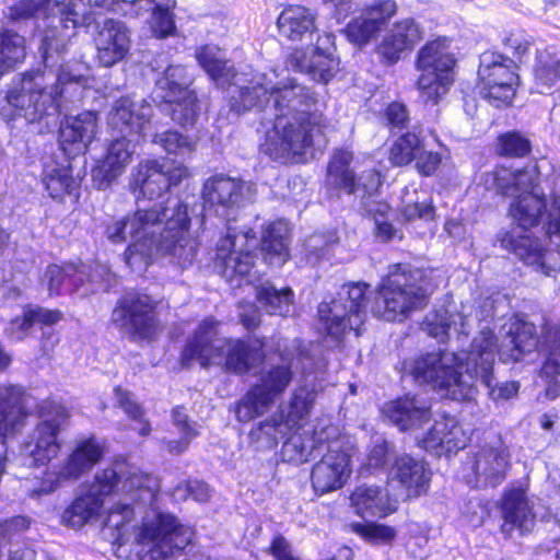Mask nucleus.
I'll return each mask as SVG.
<instances>
[{
    "label": "nucleus",
    "instance_id": "6e6d98bb",
    "mask_svg": "<svg viewBox=\"0 0 560 560\" xmlns=\"http://www.w3.org/2000/svg\"><path fill=\"white\" fill-rule=\"evenodd\" d=\"M381 31L362 13L349 21L345 27V34L349 42L359 47L369 44Z\"/></svg>",
    "mask_w": 560,
    "mask_h": 560
},
{
    "label": "nucleus",
    "instance_id": "603ef678",
    "mask_svg": "<svg viewBox=\"0 0 560 560\" xmlns=\"http://www.w3.org/2000/svg\"><path fill=\"white\" fill-rule=\"evenodd\" d=\"M348 530L372 546H392L397 537L395 527L378 522H352Z\"/></svg>",
    "mask_w": 560,
    "mask_h": 560
},
{
    "label": "nucleus",
    "instance_id": "0e129e2a",
    "mask_svg": "<svg viewBox=\"0 0 560 560\" xmlns=\"http://www.w3.org/2000/svg\"><path fill=\"white\" fill-rule=\"evenodd\" d=\"M383 118L389 131L407 129L410 121L407 106L399 101L386 104L383 109Z\"/></svg>",
    "mask_w": 560,
    "mask_h": 560
},
{
    "label": "nucleus",
    "instance_id": "c85d7f7f",
    "mask_svg": "<svg viewBox=\"0 0 560 560\" xmlns=\"http://www.w3.org/2000/svg\"><path fill=\"white\" fill-rule=\"evenodd\" d=\"M96 58L103 67H112L122 60L130 48L128 30L124 23L106 19L94 37Z\"/></svg>",
    "mask_w": 560,
    "mask_h": 560
},
{
    "label": "nucleus",
    "instance_id": "79ce46f5",
    "mask_svg": "<svg viewBox=\"0 0 560 560\" xmlns=\"http://www.w3.org/2000/svg\"><path fill=\"white\" fill-rule=\"evenodd\" d=\"M382 412L401 431L418 425L427 413L425 409L416 405L415 397L409 395H402L386 401L383 405Z\"/></svg>",
    "mask_w": 560,
    "mask_h": 560
},
{
    "label": "nucleus",
    "instance_id": "0eeeda50",
    "mask_svg": "<svg viewBox=\"0 0 560 560\" xmlns=\"http://www.w3.org/2000/svg\"><path fill=\"white\" fill-rule=\"evenodd\" d=\"M445 349L421 351L401 362V372L419 386H428L444 397L465 401L471 399L476 389L463 377L456 365L444 362Z\"/></svg>",
    "mask_w": 560,
    "mask_h": 560
},
{
    "label": "nucleus",
    "instance_id": "423d86ee",
    "mask_svg": "<svg viewBox=\"0 0 560 560\" xmlns=\"http://www.w3.org/2000/svg\"><path fill=\"white\" fill-rule=\"evenodd\" d=\"M422 270L409 262L389 265L376 287L373 314L390 323H402L412 313L425 308L430 294L422 285Z\"/></svg>",
    "mask_w": 560,
    "mask_h": 560
},
{
    "label": "nucleus",
    "instance_id": "37998d69",
    "mask_svg": "<svg viewBox=\"0 0 560 560\" xmlns=\"http://www.w3.org/2000/svg\"><path fill=\"white\" fill-rule=\"evenodd\" d=\"M533 141L518 129L502 131L497 135L492 151L497 158L523 160L533 154Z\"/></svg>",
    "mask_w": 560,
    "mask_h": 560
},
{
    "label": "nucleus",
    "instance_id": "2f4dec72",
    "mask_svg": "<svg viewBox=\"0 0 560 560\" xmlns=\"http://www.w3.org/2000/svg\"><path fill=\"white\" fill-rule=\"evenodd\" d=\"M63 319L59 308H46L37 304H26L20 315L9 320L5 336L13 341H23L30 331L37 326L39 329L54 327Z\"/></svg>",
    "mask_w": 560,
    "mask_h": 560
},
{
    "label": "nucleus",
    "instance_id": "338daca9",
    "mask_svg": "<svg viewBox=\"0 0 560 560\" xmlns=\"http://www.w3.org/2000/svg\"><path fill=\"white\" fill-rule=\"evenodd\" d=\"M375 51L382 65L394 66L400 60L406 49L392 34H388L376 46Z\"/></svg>",
    "mask_w": 560,
    "mask_h": 560
},
{
    "label": "nucleus",
    "instance_id": "a19ab883",
    "mask_svg": "<svg viewBox=\"0 0 560 560\" xmlns=\"http://www.w3.org/2000/svg\"><path fill=\"white\" fill-rule=\"evenodd\" d=\"M195 58L199 67L217 84L229 83L236 77L234 66L230 65L218 46L205 44L197 47Z\"/></svg>",
    "mask_w": 560,
    "mask_h": 560
},
{
    "label": "nucleus",
    "instance_id": "20e7f679",
    "mask_svg": "<svg viewBox=\"0 0 560 560\" xmlns=\"http://www.w3.org/2000/svg\"><path fill=\"white\" fill-rule=\"evenodd\" d=\"M217 325L218 323L211 317L199 323L180 351L178 362L183 369L190 368L194 361H197L201 368L209 369L217 360L223 359L226 372L244 376L266 361L265 337L253 335L226 337L219 339L217 343L214 339Z\"/></svg>",
    "mask_w": 560,
    "mask_h": 560
},
{
    "label": "nucleus",
    "instance_id": "680f3d73",
    "mask_svg": "<svg viewBox=\"0 0 560 560\" xmlns=\"http://www.w3.org/2000/svg\"><path fill=\"white\" fill-rule=\"evenodd\" d=\"M389 209L388 205L380 203L376 209L369 211L370 215L375 221L374 235L384 243H388L394 240L401 241L404 238L402 232L397 230L392 222L378 219V217H385Z\"/></svg>",
    "mask_w": 560,
    "mask_h": 560
},
{
    "label": "nucleus",
    "instance_id": "58836bf2",
    "mask_svg": "<svg viewBox=\"0 0 560 560\" xmlns=\"http://www.w3.org/2000/svg\"><path fill=\"white\" fill-rule=\"evenodd\" d=\"M243 195V183L223 174H214L202 186L201 197L209 208L221 207L224 210L234 208Z\"/></svg>",
    "mask_w": 560,
    "mask_h": 560
},
{
    "label": "nucleus",
    "instance_id": "864d4df0",
    "mask_svg": "<svg viewBox=\"0 0 560 560\" xmlns=\"http://www.w3.org/2000/svg\"><path fill=\"white\" fill-rule=\"evenodd\" d=\"M545 342L548 345V354L540 368V376L549 386H560V331H545Z\"/></svg>",
    "mask_w": 560,
    "mask_h": 560
},
{
    "label": "nucleus",
    "instance_id": "6ab92c4d",
    "mask_svg": "<svg viewBox=\"0 0 560 560\" xmlns=\"http://www.w3.org/2000/svg\"><path fill=\"white\" fill-rule=\"evenodd\" d=\"M387 159L394 167H406L415 163L417 173L422 177L433 176L442 164V154L425 150L424 138L412 130H406L393 140Z\"/></svg>",
    "mask_w": 560,
    "mask_h": 560
},
{
    "label": "nucleus",
    "instance_id": "6e6552de",
    "mask_svg": "<svg viewBox=\"0 0 560 560\" xmlns=\"http://www.w3.org/2000/svg\"><path fill=\"white\" fill-rule=\"evenodd\" d=\"M457 59L452 51V38L438 36L428 40L417 52L415 67L419 71L416 89L425 105H436L455 82Z\"/></svg>",
    "mask_w": 560,
    "mask_h": 560
},
{
    "label": "nucleus",
    "instance_id": "393cba45",
    "mask_svg": "<svg viewBox=\"0 0 560 560\" xmlns=\"http://www.w3.org/2000/svg\"><path fill=\"white\" fill-rule=\"evenodd\" d=\"M27 392L21 385H0V444L21 433L31 415Z\"/></svg>",
    "mask_w": 560,
    "mask_h": 560
},
{
    "label": "nucleus",
    "instance_id": "f704fd0d",
    "mask_svg": "<svg viewBox=\"0 0 560 560\" xmlns=\"http://www.w3.org/2000/svg\"><path fill=\"white\" fill-rule=\"evenodd\" d=\"M316 401V393L307 386L296 387L285 406H280L273 416L289 434L298 433L310 420Z\"/></svg>",
    "mask_w": 560,
    "mask_h": 560
},
{
    "label": "nucleus",
    "instance_id": "cd10ccee",
    "mask_svg": "<svg viewBox=\"0 0 560 560\" xmlns=\"http://www.w3.org/2000/svg\"><path fill=\"white\" fill-rule=\"evenodd\" d=\"M290 67L300 73L306 74L318 84H328L340 70V59L318 46L311 50L293 49L289 57Z\"/></svg>",
    "mask_w": 560,
    "mask_h": 560
},
{
    "label": "nucleus",
    "instance_id": "7ed1b4c3",
    "mask_svg": "<svg viewBox=\"0 0 560 560\" xmlns=\"http://www.w3.org/2000/svg\"><path fill=\"white\" fill-rule=\"evenodd\" d=\"M190 226L188 205L179 200L171 214L163 202L137 208L107 223L104 233L113 244H122L130 237L122 260L131 269H147L156 256L170 257L172 264L186 268L192 264L198 250Z\"/></svg>",
    "mask_w": 560,
    "mask_h": 560
},
{
    "label": "nucleus",
    "instance_id": "7c9ffc66",
    "mask_svg": "<svg viewBox=\"0 0 560 560\" xmlns=\"http://www.w3.org/2000/svg\"><path fill=\"white\" fill-rule=\"evenodd\" d=\"M150 125V117L130 96L122 95L112 105L107 114V126L110 131L125 137H140Z\"/></svg>",
    "mask_w": 560,
    "mask_h": 560
},
{
    "label": "nucleus",
    "instance_id": "4be33fe9",
    "mask_svg": "<svg viewBox=\"0 0 560 560\" xmlns=\"http://www.w3.org/2000/svg\"><path fill=\"white\" fill-rule=\"evenodd\" d=\"M100 116L96 110H83L74 116H65L58 128V144L69 158L89 152L98 132Z\"/></svg>",
    "mask_w": 560,
    "mask_h": 560
},
{
    "label": "nucleus",
    "instance_id": "4d7b16f0",
    "mask_svg": "<svg viewBox=\"0 0 560 560\" xmlns=\"http://www.w3.org/2000/svg\"><path fill=\"white\" fill-rule=\"evenodd\" d=\"M154 2L151 13V28L159 38L173 35L176 31L175 16L168 3Z\"/></svg>",
    "mask_w": 560,
    "mask_h": 560
},
{
    "label": "nucleus",
    "instance_id": "9d476101",
    "mask_svg": "<svg viewBox=\"0 0 560 560\" xmlns=\"http://www.w3.org/2000/svg\"><path fill=\"white\" fill-rule=\"evenodd\" d=\"M520 66L510 56L487 50L479 57L475 90L479 97L495 109L513 106L521 86Z\"/></svg>",
    "mask_w": 560,
    "mask_h": 560
},
{
    "label": "nucleus",
    "instance_id": "f257e3e1",
    "mask_svg": "<svg viewBox=\"0 0 560 560\" xmlns=\"http://www.w3.org/2000/svg\"><path fill=\"white\" fill-rule=\"evenodd\" d=\"M318 94L310 86L288 78L281 84L240 86L229 100V108L243 115L253 108L265 112L270 105L276 110L272 125L266 130L259 150L271 161L282 165L306 164L317 142L326 138L330 127L327 115L315 107Z\"/></svg>",
    "mask_w": 560,
    "mask_h": 560
},
{
    "label": "nucleus",
    "instance_id": "49530a36",
    "mask_svg": "<svg viewBox=\"0 0 560 560\" xmlns=\"http://www.w3.org/2000/svg\"><path fill=\"white\" fill-rule=\"evenodd\" d=\"M262 259L268 265H284L290 258V249L281 230L273 223H268L258 245Z\"/></svg>",
    "mask_w": 560,
    "mask_h": 560
},
{
    "label": "nucleus",
    "instance_id": "a878e982",
    "mask_svg": "<svg viewBox=\"0 0 560 560\" xmlns=\"http://www.w3.org/2000/svg\"><path fill=\"white\" fill-rule=\"evenodd\" d=\"M544 343L535 324L517 319L506 331L499 357L503 363L533 361L532 357L541 352Z\"/></svg>",
    "mask_w": 560,
    "mask_h": 560
},
{
    "label": "nucleus",
    "instance_id": "ea45409f",
    "mask_svg": "<svg viewBox=\"0 0 560 560\" xmlns=\"http://www.w3.org/2000/svg\"><path fill=\"white\" fill-rule=\"evenodd\" d=\"M104 504L90 490L75 495L63 509L60 523L72 529H81L101 516Z\"/></svg>",
    "mask_w": 560,
    "mask_h": 560
},
{
    "label": "nucleus",
    "instance_id": "c03bdc74",
    "mask_svg": "<svg viewBox=\"0 0 560 560\" xmlns=\"http://www.w3.org/2000/svg\"><path fill=\"white\" fill-rule=\"evenodd\" d=\"M277 26L281 36L290 40H300L314 28V18L310 11L300 5L288 7L279 14Z\"/></svg>",
    "mask_w": 560,
    "mask_h": 560
},
{
    "label": "nucleus",
    "instance_id": "ddd939ff",
    "mask_svg": "<svg viewBox=\"0 0 560 560\" xmlns=\"http://www.w3.org/2000/svg\"><path fill=\"white\" fill-rule=\"evenodd\" d=\"M89 490L104 504L105 499L120 492L136 493L138 497L148 493L153 497L158 489L151 474L140 470L125 455L119 454L95 471Z\"/></svg>",
    "mask_w": 560,
    "mask_h": 560
},
{
    "label": "nucleus",
    "instance_id": "5701e85b",
    "mask_svg": "<svg viewBox=\"0 0 560 560\" xmlns=\"http://www.w3.org/2000/svg\"><path fill=\"white\" fill-rule=\"evenodd\" d=\"M502 518L500 530L505 538H511L514 530L520 535L528 534L536 520V513L522 487L504 489L498 503Z\"/></svg>",
    "mask_w": 560,
    "mask_h": 560
},
{
    "label": "nucleus",
    "instance_id": "c756f323",
    "mask_svg": "<svg viewBox=\"0 0 560 560\" xmlns=\"http://www.w3.org/2000/svg\"><path fill=\"white\" fill-rule=\"evenodd\" d=\"M82 180L83 176L73 174L70 163L45 164L40 175V182L47 195L60 203L67 198L73 202L79 201Z\"/></svg>",
    "mask_w": 560,
    "mask_h": 560
},
{
    "label": "nucleus",
    "instance_id": "f3484780",
    "mask_svg": "<svg viewBox=\"0 0 560 560\" xmlns=\"http://www.w3.org/2000/svg\"><path fill=\"white\" fill-rule=\"evenodd\" d=\"M189 177L188 168L173 162L166 166L161 159H144L132 168L128 187L136 199L154 200Z\"/></svg>",
    "mask_w": 560,
    "mask_h": 560
},
{
    "label": "nucleus",
    "instance_id": "72a5a7b5",
    "mask_svg": "<svg viewBox=\"0 0 560 560\" xmlns=\"http://www.w3.org/2000/svg\"><path fill=\"white\" fill-rule=\"evenodd\" d=\"M350 504L360 517L385 518L397 511L388 491L380 486H357L349 495Z\"/></svg>",
    "mask_w": 560,
    "mask_h": 560
},
{
    "label": "nucleus",
    "instance_id": "de8ad7c7",
    "mask_svg": "<svg viewBox=\"0 0 560 560\" xmlns=\"http://www.w3.org/2000/svg\"><path fill=\"white\" fill-rule=\"evenodd\" d=\"M289 435L273 413L255 424L248 433V443L257 452L275 450Z\"/></svg>",
    "mask_w": 560,
    "mask_h": 560
},
{
    "label": "nucleus",
    "instance_id": "69168bd1",
    "mask_svg": "<svg viewBox=\"0 0 560 560\" xmlns=\"http://www.w3.org/2000/svg\"><path fill=\"white\" fill-rule=\"evenodd\" d=\"M282 454L288 457L289 462L302 464L308 462L311 450L301 436L291 433L283 439Z\"/></svg>",
    "mask_w": 560,
    "mask_h": 560
},
{
    "label": "nucleus",
    "instance_id": "e2e57ef3",
    "mask_svg": "<svg viewBox=\"0 0 560 560\" xmlns=\"http://www.w3.org/2000/svg\"><path fill=\"white\" fill-rule=\"evenodd\" d=\"M390 34L406 50H411L422 39V31L413 19L398 21Z\"/></svg>",
    "mask_w": 560,
    "mask_h": 560
},
{
    "label": "nucleus",
    "instance_id": "13d9d810",
    "mask_svg": "<svg viewBox=\"0 0 560 560\" xmlns=\"http://www.w3.org/2000/svg\"><path fill=\"white\" fill-rule=\"evenodd\" d=\"M398 4L396 0H373L365 4L361 11L377 27L384 30L389 21L396 15Z\"/></svg>",
    "mask_w": 560,
    "mask_h": 560
},
{
    "label": "nucleus",
    "instance_id": "bb28decb",
    "mask_svg": "<svg viewBox=\"0 0 560 560\" xmlns=\"http://www.w3.org/2000/svg\"><path fill=\"white\" fill-rule=\"evenodd\" d=\"M133 151L130 137L119 136L112 139L104 154L92 167V179L97 189L109 187L130 163Z\"/></svg>",
    "mask_w": 560,
    "mask_h": 560
},
{
    "label": "nucleus",
    "instance_id": "473e14b6",
    "mask_svg": "<svg viewBox=\"0 0 560 560\" xmlns=\"http://www.w3.org/2000/svg\"><path fill=\"white\" fill-rule=\"evenodd\" d=\"M45 277L51 295H59L62 292L74 293L92 281L90 267L81 261L49 264Z\"/></svg>",
    "mask_w": 560,
    "mask_h": 560
},
{
    "label": "nucleus",
    "instance_id": "5fc2aeb1",
    "mask_svg": "<svg viewBox=\"0 0 560 560\" xmlns=\"http://www.w3.org/2000/svg\"><path fill=\"white\" fill-rule=\"evenodd\" d=\"M502 46L511 52V59L520 65L529 55L534 38L523 28H511L501 34Z\"/></svg>",
    "mask_w": 560,
    "mask_h": 560
},
{
    "label": "nucleus",
    "instance_id": "774afa93",
    "mask_svg": "<svg viewBox=\"0 0 560 560\" xmlns=\"http://www.w3.org/2000/svg\"><path fill=\"white\" fill-rule=\"evenodd\" d=\"M400 212L407 222L418 220L430 222L435 218V207L433 206L432 199H429L425 202H408L402 206Z\"/></svg>",
    "mask_w": 560,
    "mask_h": 560
},
{
    "label": "nucleus",
    "instance_id": "8fccbe9b",
    "mask_svg": "<svg viewBox=\"0 0 560 560\" xmlns=\"http://www.w3.org/2000/svg\"><path fill=\"white\" fill-rule=\"evenodd\" d=\"M351 315L341 308L340 303L332 301L330 304H322L318 307V317L325 331L335 340H341L346 334L353 329Z\"/></svg>",
    "mask_w": 560,
    "mask_h": 560
},
{
    "label": "nucleus",
    "instance_id": "9b49d317",
    "mask_svg": "<svg viewBox=\"0 0 560 560\" xmlns=\"http://www.w3.org/2000/svg\"><path fill=\"white\" fill-rule=\"evenodd\" d=\"M159 301L151 294L130 291L121 295L113 310L112 320L136 343L155 342L162 330Z\"/></svg>",
    "mask_w": 560,
    "mask_h": 560
},
{
    "label": "nucleus",
    "instance_id": "09e8293b",
    "mask_svg": "<svg viewBox=\"0 0 560 560\" xmlns=\"http://www.w3.org/2000/svg\"><path fill=\"white\" fill-rule=\"evenodd\" d=\"M172 423L182 433L177 440L165 442L166 451L173 455H180L189 448L194 439L199 435V430L183 405L175 406L171 411Z\"/></svg>",
    "mask_w": 560,
    "mask_h": 560
},
{
    "label": "nucleus",
    "instance_id": "39448f33",
    "mask_svg": "<svg viewBox=\"0 0 560 560\" xmlns=\"http://www.w3.org/2000/svg\"><path fill=\"white\" fill-rule=\"evenodd\" d=\"M49 74L46 69H31L21 73L19 83L0 97V117L7 122L18 118L35 122L59 114L67 86L86 82L83 75L69 71H61L50 82Z\"/></svg>",
    "mask_w": 560,
    "mask_h": 560
},
{
    "label": "nucleus",
    "instance_id": "e433bc0d",
    "mask_svg": "<svg viewBox=\"0 0 560 560\" xmlns=\"http://www.w3.org/2000/svg\"><path fill=\"white\" fill-rule=\"evenodd\" d=\"M466 444V433L462 425L453 418L435 421L421 441V446L424 450L445 455L463 450Z\"/></svg>",
    "mask_w": 560,
    "mask_h": 560
},
{
    "label": "nucleus",
    "instance_id": "a211bd4d",
    "mask_svg": "<svg viewBox=\"0 0 560 560\" xmlns=\"http://www.w3.org/2000/svg\"><path fill=\"white\" fill-rule=\"evenodd\" d=\"M192 82L184 66L171 65L164 71L162 102L170 107L172 120L185 128L192 127L200 113L197 93L190 89Z\"/></svg>",
    "mask_w": 560,
    "mask_h": 560
},
{
    "label": "nucleus",
    "instance_id": "c9c22d12",
    "mask_svg": "<svg viewBox=\"0 0 560 560\" xmlns=\"http://www.w3.org/2000/svg\"><path fill=\"white\" fill-rule=\"evenodd\" d=\"M470 359L474 376L493 393V366L495 353H499L498 339L491 329L481 330L471 341Z\"/></svg>",
    "mask_w": 560,
    "mask_h": 560
},
{
    "label": "nucleus",
    "instance_id": "4c0bfd02",
    "mask_svg": "<svg viewBox=\"0 0 560 560\" xmlns=\"http://www.w3.org/2000/svg\"><path fill=\"white\" fill-rule=\"evenodd\" d=\"M214 264L219 273L232 282L249 276L255 266V254L249 249L235 250V237L228 235L218 246Z\"/></svg>",
    "mask_w": 560,
    "mask_h": 560
},
{
    "label": "nucleus",
    "instance_id": "dca6fc26",
    "mask_svg": "<svg viewBox=\"0 0 560 560\" xmlns=\"http://www.w3.org/2000/svg\"><path fill=\"white\" fill-rule=\"evenodd\" d=\"M354 153L346 148H335L328 159L325 173L326 187L336 194L372 197L376 195L383 184L381 172L374 167L364 170L358 175L352 167Z\"/></svg>",
    "mask_w": 560,
    "mask_h": 560
},
{
    "label": "nucleus",
    "instance_id": "4468645a",
    "mask_svg": "<svg viewBox=\"0 0 560 560\" xmlns=\"http://www.w3.org/2000/svg\"><path fill=\"white\" fill-rule=\"evenodd\" d=\"M194 536L192 527L182 524L177 516L159 512L152 521L138 527L135 540L147 549L150 560H165L182 552Z\"/></svg>",
    "mask_w": 560,
    "mask_h": 560
},
{
    "label": "nucleus",
    "instance_id": "f8f14e48",
    "mask_svg": "<svg viewBox=\"0 0 560 560\" xmlns=\"http://www.w3.org/2000/svg\"><path fill=\"white\" fill-rule=\"evenodd\" d=\"M293 380L294 371L290 361L261 370L256 382L235 401L236 420L247 423L264 416L285 394Z\"/></svg>",
    "mask_w": 560,
    "mask_h": 560
},
{
    "label": "nucleus",
    "instance_id": "f03ea898",
    "mask_svg": "<svg viewBox=\"0 0 560 560\" xmlns=\"http://www.w3.org/2000/svg\"><path fill=\"white\" fill-rule=\"evenodd\" d=\"M488 189L502 198H511L508 215L523 231L516 235L513 230L503 231L499 235L502 249L515 255L526 265L548 275L545 264L546 248L540 240L526 232L538 228L544 219V232L548 238H560V195H551V209L547 210V198L544 194H535L540 186L538 166H513L498 163L485 175Z\"/></svg>",
    "mask_w": 560,
    "mask_h": 560
},
{
    "label": "nucleus",
    "instance_id": "b1692460",
    "mask_svg": "<svg viewBox=\"0 0 560 560\" xmlns=\"http://www.w3.org/2000/svg\"><path fill=\"white\" fill-rule=\"evenodd\" d=\"M432 475L424 459L400 454L390 464L388 479L404 490L406 500H416L428 494Z\"/></svg>",
    "mask_w": 560,
    "mask_h": 560
},
{
    "label": "nucleus",
    "instance_id": "2eb2a0df",
    "mask_svg": "<svg viewBox=\"0 0 560 560\" xmlns=\"http://www.w3.org/2000/svg\"><path fill=\"white\" fill-rule=\"evenodd\" d=\"M106 453V441L94 433L75 442L57 469L44 470L37 492L49 494L63 485L77 481L98 465Z\"/></svg>",
    "mask_w": 560,
    "mask_h": 560
},
{
    "label": "nucleus",
    "instance_id": "3c124183",
    "mask_svg": "<svg viewBox=\"0 0 560 560\" xmlns=\"http://www.w3.org/2000/svg\"><path fill=\"white\" fill-rule=\"evenodd\" d=\"M294 293L290 287L276 289L273 285H259L256 290L257 303L270 315L285 316L293 303Z\"/></svg>",
    "mask_w": 560,
    "mask_h": 560
},
{
    "label": "nucleus",
    "instance_id": "aec40b11",
    "mask_svg": "<svg viewBox=\"0 0 560 560\" xmlns=\"http://www.w3.org/2000/svg\"><path fill=\"white\" fill-rule=\"evenodd\" d=\"M464 469L468 482L475 486L483 481L485 486L498 487L511 469V453L509 447L500 441L498 444H483L468 455L464 462Z\"/></svg>",
    "mask_w": 560,
    "mask_h": 560
},
{
    "label": "nucleus",
    "instance_id": "1a4fd4ad",
    "mask_svg": "<svg viewBox=\"0 0 560 560\" xmlns=\"http://www.w3.org/2000/svg\"><path fill=\"white\" fill-rule=\"evenodd\" d=\"M40 420L25 436L20 446V455L31 468L47 466L61 448V433L68 428L71 412L62 404L45 400L38 408Z\"/></svg>",
    "mask_w": 560,
    "mask_h": 560
},
{
    "label": "nucleus",
    "instance_id": "bf43d9fd",
    "mask_svg": "<svg viewBox=\"0 0 560 560\" xmlns=\"http://www.w3.org/2000/svg\"><path fill=\"white\" fill-rule=\"evenodd\" d=\"M534 78L539 86L550 93L560 91V59L538 61L534 67Z\"/></svg>",
    "mask_w": 560,
    "mask_h": 560
},
{
    "label": "nucleus",
    "instance_id": "412c9836",
    "mask_svg": "<svg viewBox=\"0 0 560 560\" xmlns=\"http://www.w3.org/2000/svg\"><path fill=\"white\" fill-rule=\"evenodd\" d=\"M351 472V456L340 445L328 444L311 469L312 488L318 495L334 492L346 485Z\"/></svg>",
    "mask_w": 560,
    "mask_h": 560
},
{
    "label": "nucleus",
    "instance_id": "052dcab7",
    "mask_svg": "<svg viewBox=\"0 0 560 560\" xmlns=\"http://www.w3.org/2000/svg\"><path fill=\"white\" fill-rule=\"evenodd\" d=\"M152 141L168 154L190 153L195 150V143L176 130L156 133Z\"/></svg>",
    "mask_w": 560,
    "mask_h": 560
},
{
    "label": "nucleus",
    "instance_id": "a18cd8bd",
    "mask_svg": "<svg viewBox=\"0 0 560 560\" xmlns=\"http://www.w3.org/2000/svg\"><path fill=\"white\" fill-rule=\"evenodd\" d=\"M26 57L25 38L12 28L0 30V78Z\"/></svg>",
    "mask_w": 560,
    "mask_h": 560
}]
</instances>
